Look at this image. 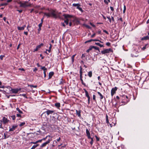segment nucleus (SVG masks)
<instances>
[{
  "label": "nucleus",
  "instance_id": "nucleus-60",
  "mask_svg": "<svg viewBox=\"0 0 149 149\" xmlns=\"http://www.w3.org/2000/svg\"><path fill=\"white\" fill-rule=\"evenodd\" d=\"M95 33H94V34H93L91 36V38H93L94 37L95 35Z\"/></svg>",
  "mask_w": 149,
  "mask_h": 149
},
{
  "label": "nucleus",
  "instance_id": "nucleus-58",
  "mask_svg": "<svg viewBox=\"0 0 149 149\" xmlns=\"http://www.w3.org/2000/svg\"><path fill=\"white\" fill-rule=\"evenodd\" d=\"M4 139H6L7 138L6 135V134L5 133L4 134Z\"/></svg>",
  "mask_w": 149,
  "mask_h": 149
},
{
  "label": "nucleus",
  "instance_id": "nucleus-41",
  "mask_svg": "<svg viewBox=\"0 0 149 149\" xmlns=\"http://www.w3.org/2000/svg\"><path fill=\"white\" fill-rule=\"evenodd\" d=\"M80 71H79V73H83L82 72V68L81 66H80Z\"/></svg>",
  "mask_w": 149,
  "mask_h": 149
},
{
  "label": "nucleus",
  "instance_id": "nucleus-5",
  "mask_svg": "<svg viewBox=\"0 0 149 149\" xmlns=\"http://www.w3.org/2000/svg\"><path fill=\"white\" fill-rule=\"evenodd\" d=\"M28 2L27 1H25L24 3H22L20 1L19 2V4L20 5V7L23 8H25L26 7L29 6L30 5H28L27 3Z\"/></svg>",
  "mask_w": 149,
  "mask_h": 149
},
{
  "label": "nucleus",
  "instance_id": "nucleus-9",
  "mask_svg": "<svg viewBox=\"0 0 149 149\" xmlns=\"http://www.w3.org/2000/svg\"><path fill=\"white\" fill-rule=\"evenodd\" d=\"M55 119L56 118L54 116H52L51 118H50V122L51 125H52L54 124L55 123L56 121Z\"/></svg>",
  "mask_w": 149,
  "mask_h": 149
},
{
  "label": "nucleus",
  "instance_id": "nucleus-37",
  "mask_svg": "<svg viewBox=\"0 0 149 149\" xmlns=\"http://www.w3.org/2000/svg\"><path fill=\"white\" fill-rule=\"evenodd\" d=\"M135 53V51H134L132 54H131V55H132V57H137L139 56V54L135 55L134 54Z\"/></svg>",
  "mask_w": 149,
  "mask_h": 149
},
{
  "label": "nucleus",
  "instance_id": "nucleus-55",
  "mask_svg": "<svg viewBox=\"0 0 149 149\" xmlns=\"http://www.w3.org/2000/svg\"><path fill=\"white\" fill-rule=\"evenodd\" d=\"M22 95L24 97L26 98H27V97H26V95L24 94H23Z\"/></svg>",
  "mask_w": 149,
  "mask_h": 149
},
{
  "label": "nucleus",
  "instance_id": "nucleus-21",
  "mask_svg": "<svg viewBox=\"0 0 149 149\" xmlns=\"http://www.w3.org/2000/svg\"><path fill=\"white\" fill-rule=\"evenodd\" d=\"M54 106L57 108H58L60 107V104L59 102L56 103L55 104Z\"/></svg>",
  "mask_w": 149,
  "mask_h": 149
},
{
  "label": "nucleus",
  "instance_id": "nucleus-30",
  "mask_svg": "<svg viewBox=\"0 0 149 149\" xmlns=\"http://www.w3.org/2000/svg\"><path fill=\"white\" fill-rule=\"evenodd\" d=\"M148 44H146L145 45V46L143 47L142 48V50H144L146 49V47H148Z\"/></svg>",
  "mask_w": 149,
  "mask_h": 149
},
{
  "label": "nucleus",
  "instance_id": "nucleus-6",
  "mask_svg": "<svg viewBox=\"0 0 149 149\" xmlns=\"http://www.w3.org/2000/svg\"><path fill=\"white\" fill-rule=\"evenodd\" d=\"M110 52H113V50L111 48L104 49V50L101 51V52L102 54H105L107 53H108Z\"/></svg>",
  "mask_w": 149,
  "mask_h": 149
},
{
  "label": "nucleus",
  "instance_id": "nucleus-2",
  "mask_svg": "<svg viewBox=\"0 0 149 149\" xmlns=\"http://www.w3.org/2000/svg\"><path fill=\"white\" fill-rule=\"evenodd\" d=\"M120 99L122 100L121 102L124 103V104H127L130 100V99L126 95H120Z\"/></svg>",
  "mask_w": 149,
  "mask_h": 149
},
{
  "label": "nucleus",
  "instance_id": "nucleus-11",
  "mask_svg": "<svg viewBox=\"0 0 149 149\" xmlns=\"http://www.w3.org/2000/svg\"><path fill=\"white\" fill-rule=\"evenodd\" d=\"M51 141V140L49 139L48 141H46L44 143H42L41 145L40 146L42 148L43 147H44L46 146V145L50 143Z\"/></svg>",
  "mask_w": 149,
  "mask_h": 149
},
{
  "label": "nucleus",
  "instance_id": "nucleus-29",
  "mask_svg": "<svg viewBox=\"0 0 149 149\" xmlns=\"http://www.w3.org/2000/svg\"><path fill=\"white\" fill-rule=\"evenodd\" d=\"M39 46H37L36 47V48L34 49L33 52H35L36 51H37L38 50V49L40 48Z\"/></svg>",
  "mask_w": 149,
  "mask_h": 149
},
{
  "label": "nucleus",
  "instance_id": "nucleus-8",
  "mask_svg": "<svg viewBox=\"0 0 149 149\" xmlns=\"http://www.w3.org/2000/svg\"><path fill=\"white\" fill-rule=\"evenodd\" d=\"M118 89V88L116 87H115L112 88L111 91V95L112 97H113V95L116 93V91Z\"/></svg>",
  "mask_w": 149,
  "mask_h": 149
},
{
  "label": "nucleus",
  "instance_id": "nucleus-26",
  "mask_svg": "<svg viewBox=\"0 0 149 149\" xmlns=\"http://www.w3.org/2000/svg\"><path fill=\"white\" fill-rule=\"evenodd\" d=\"M95 44L96 45L99 46L100 47H104V46L103 45L100 44L99 43L95 42Z\"/></svg>",
  "mask_w": 149,
  "mask_h": 149
},
{
  "label": "nucleus",
  "instance_id": "nucleus-18",
  "mask_svg": "<svg viewBox=\"0 0 149 149\" xmlns=\"http://www.w3.org/2000/svg\"><path fill=\"white\" fill-rule=\"evenodd\" d=\"M149 39V33H148V35L143 38H141V40H148Z\"/></svg>",
  "mask_w": 149,
  "mask_h": 149
},
{
  "label": "nucleus",
  "instance_id": "nucleus-42",
  "mask_svg": "<svg viewBox=\"0 0 149 149\" xmlns=\"http://www.w3.org/2000/svg\"><path fill=\"white\" fill-rule=\"evenodd\" d=\"M95 137L97 141H100V138L98 137L97 136L95 135Z\"/></svg>",
  "mask_w": 149,
  "mask_h": 149
},
{
  "label": "nucleus",
  "instance_id": "nucleus-7",
  "mask_svg": "<svg viewBox=\"0 0 149 149\" xmlns=\"http://www.w3.org/2000/svg\"><path fill=\"white\" fill-rule=\"evenodd\" d=\"M72 6L74 7H77L76 8L77 9L79 10L81 12H83V10L82 8L80 7L81 6V5L79 3H73L72 4Z\"/></svg>",
  "mask_w": 149,
  "mask_h": 149
},
{
  "label": "nucleus",
  "instance_id": "nucleus-61",
  "mask_svg": "<svg viewBox=\"0 0 149 149\" xmlns=\"http://www.w3.org/2000/svg\"><path fill=\"white\" fill-rule=\"evenodd\" d=\"M42 23H40V24L38 25V26L39 27H41L42 26Z\"/></svg>",
  "mask_w": 149,
  "mask_h": 149
},
{
  "label": "nucleus",
  "instance_id": "nucleus-25",
  "mask_svg": "<svg viewBox=\"0 0 149 149\" xmlns=\"http://www.w3.org/2000/svg\"><path fill=\"white\" fill-rule=\"evenodd\" d=\"M88 75L90 77H92V72L91 71H89L88 72Z\"/></svg>",
  "mask_w": 149,
  "mask_h": 149
},
{
  "label": "nucleus",
  "instance_id": "nucleus-38",
  "mask_svg": "<svg viewBox=\"0 0 149 149\" xmlns=\"http://www.w3.org/2000/svg\"><path fill=\"white\" fill-rule=\"evenodd\" d=\"M75 55H74L72 56L71 57V59H72V63L74 61V56H75Z\"/></svg>",
  "mask_w": 149,
  "mask_h": 149
},
{
  "label": "nucleus",
  "instance_id": "nucleus-39",
  "mask_svg": "<svg viewBox=\"0 0 149 149\" xmlns=\"http://www.w3.org/2000/svg\"><path fill=\"white\" fill-rule=\"evenodd\" d=\"M25 124V123L24 122L21 123L19 125V126L22 127Z\"/></svg>",
  "mask_w": 149,
  "mask_h": 149
},
{
  "label": "nucleus",
  "instance_id": "nucleus-56",
  "mask_svg": "<svg viewBox=\"0 0 149 149\" xmlns=\"http://www.w3.org/2000/svg\"><path fill=\"white\" fill-rule=\"evenodd\" d=\"M95 95H93V100H94L95 101H96L95 100Z\"/></svg>",
  "mask_w": 149,
  "mask_h": 149
},
{
  "label": "nucleus",
  "instance_id": "nucleus-49",
  "mask_svg": "<svg viewBox=\"0 0 149 149\" xmlns=\"http://www.w3.org/2000/svg\"><path fill=\"white\" fill-rule=\"evenodd\" d=\"M16 116L17 117H21V115H20V114H18V113H17L16 114Z\"/></svg>",
  "mask_w": 149,
  "mask_h": 149
},
{
  "label": "nucleus",
  "instance_id": "nucleus-17",
  "mask_svg": "<svg viewBox=\"0 0 149 149\" xmlns=\"http://www.w3.org/2000/svg\"><path fill=\"white\" fill-rule=\"evenodd\" d=\"M54 73L53 72H49V77L48 79H51L52 76L54 75Z\"/></svg>",
  "mask_w": 149,
  "mask_h": 149
},
{
  "label": "nucleus",
  "instance_id": "nucleus-54",
  "mask_svg": "<svg viewBox=\"0 0 149 149\" xmlns=\"http://www.w3.org/2000/svg\"><path fill=\"white\" fill-rule=\"evenodd\" d=\"M29 86L31 87H33L34 88H36L37 87V86H36V85L34 86V85H30Z\"/></svg>",
  "mask_w": 149,
  "mask_h": 149
},
{
  "label": "nucleus",
  "instance_id": "nucleus-45",
  "mask_svg": "<svg viewBox=\"0 0 149 149\" xmlns=\"http://www.w3.org/2000/svg\"><path fill=\"white\" fill-rule=\"evenodd\" d=\"M5 56L3 55H1L0 56V59L1 60H2L3 59V58Z\"/></svg>",
  "mask_w": 149,
  "mask_h": 149
},
{
  "label": "nucleus",
  "instance_id": "nucleus-44",
  "mask_svg": "<svg viewBox=\"0 0 149 149\" xmlns=\"http://www.w3.org/2000/svg\"><path fill=\"white\" fill-rule=\"evenodd\" d=\"M87 98H88V104H90V96L88 97H87Z\"/></svg>",
  "mask_w": 149,
  "mask_h": 149
},
{
  "label": "nucleus",
  "instance_id": "nucleus-64",
  "mask_svg": "<svg viewBox=\"0 0 149 149\" xmlns=\"http://www.w3.org/2000/svg\"><path fill=\"white\" fill-rule=\"evenodd\" d=\"M118 20H120L121 22H123V19H122V18L121 17H120L119 19H118Z\"/></svg>",
  "mask_w": 149,
  "mask_h": 149
},
{
  "label": "nucleus",
  "instance_id": "nucleus-10",
  "mask_svg": "<svg viewBox=\"0 0 149 149\" xmlns=\"http://www.w3.org/2000/svg\"><path fill=\"white\" fill-rule=\"evenodd\" d=\"M82 73H80V79L81 81L82 84L84 86H86V84L84 82L82 79Z\"/></svg>",
  "mask_w": 149,
  "mask_h": 149
},
{
  "label": "nucleus",
  "instance_id": "nucleus-63",
  "mask_svg": "<svg viewBox=\"0 0 149 149\" xmlns=\"http://www.w3.org/2000/svg\"><path fill=\"white\" fill-rule=\"evenodd\" d=\"M41 27H39V28L38 29V33H40V31L41 30Z\"/></svg>",
  "mask_w": 149,
  "mask_h": 149
},
{
  "label": "nucleus",
  "instance_id": "nucleus-14",
  "mask_svg": "<svg viewBox=\"0 0 149 149\" xmlns=\"http://www.w3.org/2000/svg\"><path fill=\"white\" fill-rule=\"evenodd\" d=\"M54 112V111L50 110L48 109L45 112V113H46V114L47 115H49V114H52Z\"/></svg>",
  "mask_w": 149,
  "mask_h": 149
},
{
  "label": "nucleus",
  "instance_id": "nucleus-51",
  "mask_svg": "<svg viewBox=\"0 0 149 149\" xmlns=\"http://www.w3.org/2000/svg\"><path fill=\"white\" fill-rule=\"evenodd\" d=\"M111 43L109 42H107L106 43V45L107 46H109L110 45Z\"/></svg>",
  "mask_w": 149,
  "mask_h": 149
},
{
  "label": "nucleus",
  "instance_id": "nucleus-43",
  "mask_svg": "<svg viewBox=\"0 0 149 149\" xmlns=\"http://www.w3.org/2000/svg\"><path fill=\"white\" fill-rule=\"evenodd\" d=\"M93 49V46H90L89 47L88 49L90 51H91Z\"/></svg>",
  "mask_w": 149,
  "mask_h": 149
},
{
  "label": "nucleus",
  "instance_id": "nucleus-27",
  "mask_svg": "<svg viewBox=\"0 0 149 149\" xmlns=\"http://www.w3.org/2000/svg\"><path fill=\"white\" fill-rule=\"evenodd\" d=\"M76 113L77 115H78V116L79 117H80L81 116V114H80V111H78L77 110H76Z\"/></svg>",
  "mask_w": 149,
  "mask_h": 149
},
{
  "label": "nucleus",
  "instance_id": "nucleus-22",
  "mask_svg": "<svg viewBox=\"0 0 149 149\" xmlns=\"http://www.w3.org/2000/svg\"><path fill=\"white\" fill-rule=\"evenodd\" d=\"M64 83V81L63 80L62 78H61L60 80V82L59 83V85L63 84Z\"/></svg>",
  "mask_w": 149,
  "mask_h": 149
},
{
  "label": "nucleus",
  "instance_id": "nucleus-32",
  "mask_svg": "<svg viewBox=\"0 0 149 149\" xmlns=\"http://www.w3.org/2000/svg\"><path fill=\"white\" fill-rule=\"evenodd\" d=\"M38 146H39V144H37L36 145H34L32 147L31 149H34Z\"/></svg>",
  "mask_w": 149,
  "mask_h": 149
},
{
  "label": "nucleus",
  "instance_id": "nucleus-1",
  "mask_svg": "<svg viewBox=\"0 0 149 149\" xmlns=\"http://www.w3.org/2000/svg\"><path fill=\"white\" fill-rule=\"evenodd\" d=\"M42 13L44 14L43 17L46 16L47 18H49L50 17H52L55 19L57 18H60V15L61 14V13H59L55 10H52L51 11L50 13L40 12V13ZM44 17L41 19V22L43 23Z\"/></svg>",
  "mask_w": 149,
  "mask_h": 149
},
{
  "label": "nucleus",
  "instance_id": "nucleus-46",
  "mask_svg": "<svg viewBox=\"0 0 149 149\" xmlns=\"http://www.w3.org/2000/svg\"><path fill=\"white\" fill-rule=\"evenodd\" d=\"M92 41H93V39H90V40H88L86 41L85 42V43H87V42H91Z\"/></svg>",
  "mask_w": 149,
  "mask_h": 149
},
{
  "label": "nucleus",
  "instance_id": "nucleus-3",
  "mask_svg": "<svg viewBox=\"0 0 149 149\" xmlns=\"http://www.w3.org/2000/svg\"><path fill=\"white\" fill-rule=\"evenodd\" d=\"M63 16L64 17L65 19L64 20V22L66 25H67L68 24L69 21L68 18H71L72 17V16L68 14H64L63 15Z\"/></svg>",
  "mask_w": 149,
  "mask_h": 149
},
{
  "label": "nucleus",
  "instance_id": "nucleus-12",
  "mask_svg": "<svg viewBox=\"0 0 149 149\" xmlns=\"http://www.w3.org/2000/svg\"><path fill=\"white\" fill-rule=\"evenodd\" d=\"M2 121L4 124H6L8 123L9 120L5 117H3L2 118Z\"/></svg>",
  "mask_w": 149,
  "mask_h": 149
},
{
  "label": "nucleus",
  "instance_id": "nucleus-19",
  "mask_svg": "<svg viewBox=\"0 0 149 149\" xmlns=\"http://www.w3.org/2000/svg\"><path fill=\"white\" fill-rule=\"evenodd\" d=\"M73 22L77 24H78L80 22V21L79 20V19L77 18H75L73 20Z\"/></svg>",
  "mask_w": 149,
  "mask_h": 149
},
{
  "label": "nucleus",
  "instance_id": "nucleus-40",
  "mask_svg": "<svg viewBox=\"0 0 149 149\" xmlns=\"http://www.w3.org/2000/svg\"><path fill=\"white\" fill-rule=\"evenodd\" d=\"M11 117L12 118L13 120H15L16 117L15 115L11 116Z\"/></svg>",
  "mask_w": 149,
  "mask_h": 149
},
{
  "label": "nucleus",
  "instance_id": "nucleus-16",
  "mask_svg": "<svg viewBox=\"0 0 149 149\" xmlns=\"http://www.w3.org/2000/svg\"><path fill=\"white\" fill-rule=\"evenodd\" d=\"M19 89L16 88V89H12L11 91L12 93H17L19 91Z\"/></svg>",
  "mask_w": 149,
  "mask_h": 149
},
{
  "label": "nucleus",
  "instance_id": "nucleus-23",
  "mask_svg": "<svg viewBox=\"0 0 149 149\" xmlns=\"http://www.w3.org/2000/svg\"><path fill=\"white\" fill-rule=\"evenodd\" d=\"M84 90L85 91V93L86 96V97H88L89 96V95L88 94V92L85 89H84Z\"/></svg>",
  "mask_w": 149,
  "mask_h": 149
},
{
  "label": "nucleus",
  "instance_id": "nucleus-13",
  "mask_svg": "<svg viewBox=\"0 0 149 149\" xmlns=\"http://www.w3.org/2000/svg\"><path fill=\"white\" fill-rule=\"evenodd\" d=\"M86 135L87 136L88 139L91 138V135L89 130L88 129L86 130Z\"/></svg>",
  "mask_w": 149,
  "mask_h": 149
},
{
  "label": "nucleus",
  "instance_id": "nucleus-31",
  "mask_svg": "<svg viewBox=\"0 0 149 149\" xmlns=\"http://www.w3.org/2000/svg\"><path fill=\"white\" fill-rule=\"evenodd\" d=\"M93 49H94L96 50H98L99 52H100L99 48L98 47L93 46Z\"/></svg>",
  "mask_w": 149,
  "mask_h": 149
},
{
  "label": "nucleus",
  "instance_id": "nucleus-59",
  "mask_svg": "<svg viewBox=\"0 0 149 149\" xmlns=\"http://www.w3.org/2000/svg\"><path fill=\"white\" fill-rule=\"evenodd\" d=\"M48 136H47L43 138L42 139V140H45Z\"/></svg>",
  "mask_w": 149,
  "mask_h": 149
},
{
  "label": "nucleus",
  "instance_id": "nucleus-28",
  "mask_svg": "<svg viewBox=\"0 0 149 149\" xmlns=\"http://www.w3.org/2000/svg\"><path fill=\"white\" fill-rule=\"evenodd\" d=\"M16 110L18 111L19 113L20 114H23V113L22 111H21L19 108L17 107L16 108Z\"/></svg>",
  "mask_w": 149,
  "mask_h": 149
},
{
  "label": "nucleus",
  "instance_id": "nucleus-48",
  "mask_svg": "<svg viewBox=\"0 0 149 149\" xmlns=\"http://www.w3.org/2000/svg\"><path fill=\"white\" fill-rule=\"evenodd\" d=\"M126 10V7L124 5V9L123 10V13H125V12Z\"/></svg>",
  "mask_w": 149,
  "mask_h": 149
},
{
  "label": "nucleus",
  "instance_id": "nucleus-15",
  "mask_svg": "<svg viewBox=\"0 0 149 149\" xmlns=\"http://www.w3.org/2000/svg\"><path fill=\"white\" fill-rule=\"evenodd\" d=\"M17 127V125H13L12 126V127L10 128L9 131H13L15 130Z\"/></svg>",
  "mask_w": 149,
  "mask_h": 149
},
{
  "label": "nucleus",
  "instance_id": "nucleus-62",
  "mask_svg": "<svg viewBox=\"0 0 149 149\" xmlns=\"http://www.w3.org/2000/svg\"><path fill=\"white\" fill-rule=\"evenodd\" d=\"M16 10L17 11H18L19 12V13H21L22 12V10Z\"/></svg>",
  "mask_w": 149,
  "mask_h": 149
},
{
  "label": "nucleus",
  "instance_id": "nucleus-57",
  "mask_svg": "<svg viewBox=\"0 0 149 149\" xmlns=\"http://www.w3.org/2000/svg\"><path fill=\"white\" fill-rule=\"evenodd\" d=\"M19 70L24 71H25V70L23 68H19Z\"/></svg>",
  "mask_w": 149,
  "mask_h": 149
},
{
  "label": "nucleus",
  "instance_id": "nucleus-34",
  "mask_svg": "<svg viewBox=\"0 0 149 149\" xmlns=\"http://www.w3.org/2000/svg\"><path fill=\"white\" fill-rule=\"evenodd\" d=\"M17 29L18 30H23L24 29V27H23L22 26V27L18 26L17 27Z\"/></svg>",
  "mask_w": 149,
  "mask_h": 149
},
{
  "label": "nucleus",
  "instance_id": "nucleus-53",
  "mask_svg": "<svg viewBox=\"0 0 149 149\" xmlns=\"http://www.w3.org/2000/svg\"><path fill=\"white\" fill-rule=\"evenodd\" d=\"M103 32L106 33V34H109V33L108 32V31H107L106 30H103Z\"/></svg>",
  "mask_w": 149,
  "mask_h": 149
},
{
  "label": "nucleus",
  "instance_id": "nucleus-33",
  "mask_svg": "<svg viewBox=\"0 0 149 149\" xmlns=\"http://www.w3.org/2000/svg\"><path fill=\"white\" fill-rule=\"evenodd\" d=\"M8 3H2L0 4V6H5L8 5Z\"/></svg>",
  "mask_w": 149,
  "mask_h": 149
},
{
  "label": "nucleus",
  "instance_id": "nucleus-52",
  "mask_svg": "<svg viewBox=\"0 0 149 149\" xmlns=\"http://www.w3.org/2000/svg\"><path fill=\"white\" fill-rule=\"evenodd\" d=\"M107 18L109 20L110 22H111V19L110 17L107 16Z\"/></svg>",
  "mask_w": 149,
  "mask_h": 149
},
{
  "label": "nucleus",
  "instance_id": "nucleus-4",
  "mask_svg": "<svg viewBox=\"0 0 149 149\" xmlns=\"http://www.w3.org/2000/svg\"><path fill=\"white\" fill-rule=\"evenodd\" d=\"M142 87L144 89H149V81H144L142 84Z\"/></svg>",
  "mask_w": 149,
  "mask_h": 149
},
{
  "label": "nucleus",
  "instance_id": "nucleus-24",
  "mask_svg": "<svg viewBox=\"0 0 149 149\" xmlns=\"http://www.w3.org/2000/svg\"><path fill=\"white\" fill-rule=\"evenodd\" d=\"M97 94L99 95L100 96V99L101 100L103 98V95L100 93V92H97Z\"/></svg>",
  "mask_w": 149,
  "mask_h": 149
},
{
  "label": "nucleus",
  "instance_id": "nucleus-47",
  "mask_svg": "<svg viewBox=\"0 0 149 149\" xmlns=\"http://www.w3.org/2000/svg\"><path fill=\"white\" fill-rule=\"evenodd\" d=\"M93 41H98L101 43H103V42H102L101 41L99 40H97V39H93Z\"/></svg>",
  "mask_w": 149,
  "mask_h": 149
},
{
  "label": "nucleus",
  "instance_id": "nucleus-35",
  "mask_svg": "<svg viewBox=\"0 0 149 149\" xmlns=\"http://www.w3.org/2000/svg\"><path fill=\"white\" fill-rule=\"evenodd\" d=\"M90 139H91V141L90 142V143L92 145H93V138L91 137V138H90Z\"/></svg>",
  "mask_w": 149,
  "mask_h": 149
},
{
  "label": "nucleus",
  "instance_id": "nucleus-20",
  "mask_svg": "<svg viewBox=\"0 0 149 149\" xmlns=\"http://www.w3.org/2000/svg\"><path fill=\"white\" fill-rule=\"evenodd\" d=\"M147 73L146 72H142L141 74V76L142 77H144V78H146L147 76V74H147Z\"/></svg>",
  "mask_w": 149,
  "mask_h": 149
},
{
  "label": "nucleus",
  "instance_id": "nucleus-36",
  "mask_svg": "<svg viewBox=\"0 0 149 149\" xmlns=\"http://www.w3.org/2000/svg\"><path fill=\"white\" fill-rule=\"evenodd\" d=\"M41 69L44 70V71H45L47 70V68H46L45 66L42 67L41 66Z\"/></svg>",
  "mask_w": 149,
  "mask_h": 149
},
{
  "label": "nucleus",
  "instance_id": "nucleus-50",
  "mask_svg": "<svg viewBox=\"0 0 149 149\" xmlns=\"http://www.w3.org/2000/svg\"><path fill=\"white\" fill-rule=\"evenodd\" d=\"M90 24L91 26H92L93 27H95V25L94 24H93L91 22H90Z\"/></svg>",
  "mask_w": 149,
  "mask_h": 149
}]
</instances>
